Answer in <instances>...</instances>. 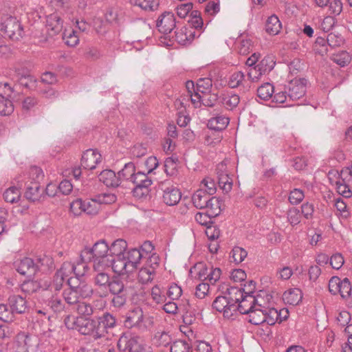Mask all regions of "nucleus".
Masks as SVG:
<instances>
[{
  "instance_id": "55",
  "label": "nucleus",
  "mask_w": 352,
  "mask_h": 352,
  "mask_svg": "<svg viewBox=\"0 0 352 352\" xmlns=\"http://www.w3.org/2000/svg\"><path fill=\"white\" fill-rule=\"evenodd\" d=\"M117 198L116 195L113 193H100L94 195V200L98 201L99 205L111 204L116 202Z\"/></svg>"
},
{
  "instance_id": "9",
  "label": "nucleus",
  "mask_w": 352,
  "mask_h": 352,
  "mask_svg": "<svg viewBox=\"0 0 352 352\" xmlns=\"http://www.w3.org/2000/svg\"><path fill=\"white\" fill-rule=\"evenodd\" d=\"M101 160L102 156L97 150L88 149L82 155L81 166L85 169L94 170Z\"/></svg>"
},
{
  "instance_id": "24",
  "label": "nucleus",
  "mask_w": 352,
  "mask_h": 352,
  "mask_svg": "<svg viewBox=\"0 0 352 352\" xmlns=\"http://www.w3.org/2000/svg\"><path fill=\"white\" fill-rule=\"evenodd\" d=\"M175 30V41L181 45H186L188 43H190L195 36V30L189 29L185 26L180 29L176 28Z\"/></svg>"
},
{
  "instance_id": "48",
  "label": "nucleus",
  "mask_w": 352,
  "mask_h": 352,
  "mask_svg": "<svg viewBox=\"0 0 352 352\" xmlns=\"http://www.w3.org/2000/svg\"><path fill=\"white\" fill-rule=\"evenodd\" d=\"M101 319L102 318L100 316L97 318L96 320L94 319V327L91 335L94 338H102L104 336V335L108 332V330L104 324L100 322L102 321Z\"/></svg>"
},
{
  "instance_id": "38",
  "label": "nucleus",
  "mask_w": 352,
  "mask_h": 352,
  "mask_svg": "<svg viewBox=\"0 0 352 352\" xmlns=\"http://www.w3.org/2000/svg\"><path fill=\"white\" fill-rule=\"evenodd\" d=\"M221 102L226 109L233 110L240 102V97L236 94H228L222 98Z\"/></svg>"
},
{
  "instance_id": "17",
  "label": "nucleus",
  "mask_w": 352,
  "mask_h": 352,
  "mask_svg": "<svg viewBox=\"0 0 352 352\" xmlns=\"http://www.w3.org/2000/svg\"><path fill=\"white\" fill-rule=\"evenodd\" d=\"M143 317L142 309L138 307H135L126 314L125 320H124V325L129 329L138 326L142 322Z\"/></svg>"
},
{
  "instance_id": "60",
  "label": "nucleus",
  "mask_w": 352,
  "mask_h": 352,
  "mask_svg": "<svg viewBox=\"0 0 352 352\" xmlns=\"http://www.w3.org/2000/svg\"><path fill=\"white\" fill-rule=\"evenodd\" d=\"M339 287L340 289L338 294H340L343 298H348L351 295V285L350 281L347 278H345L342 280H341Z\"/></svg>"
},
{
  "instance_id": "14",
  "label": "nucleus",
  "mask_w": 352,
  "mask_h": 352,
  "mask_svg": "<svg viewBox=\"0 0 352 352\" xmlns=\"http://www.w3.org/2000/svg\"><path fill=\"white\" fill-rule=\"evenodd\" d=\"M256 306L261 307L258 298L250 294L245 295L238 304V311L241 314H249Z\"/></svg>"
},
{
  "instance_id": "47",
  "label": "nucleus",
  "mask_w": 352,
  "mask_h": 352,
  "mask_svg": "<svg viewBox=\"0 0 352 352\" xmlns=\"http://www.w3.org/2000/svg\"><path fill=\"white\" fill-rule=\"evenodd\" d=\"M154 340L157 346H167L172 342V337L168 332L157 331L154 336Z\"/></svg>"
},
{
  "instance_id": "34",
  "label": "nucleus",
  "mask_w": 352,
  "mask_h": 352,
  "mask_svg": "<svg viewBox=\"0 0 352 352\" xmlns=\"http://www.w3.org/2000/svg\"><path fill=\"white\" fill-rule=\"evenodd\" d=\"M107 295L108 293L107 291L100 292L98 290H94L91 285L85 282L81 283V298H90L92 296L100 298H105L107 296Z\"/></svg>"
},
{
  "instance_id": "2",
  "label": "nucleus",
  "mask_w": 352,
  "mask_h": 352,
  "mask_svg": "<svg viewBox=\"0 0 352 352\" xmlns=\"http://www.w3.org/2000/svg\"><path fill=\"white\" fill-rule=\"evenodd\" d=\"M64 322L68 329H75L82 335H91L93 333L94 319L67 315L64 319Z\"/></svg>"
},
{
  "instance_id": "37",
  "label": "nucleus",
  "mask_w": 352,
  "mask_h": 352,
  "mask_svg": "<svg viewBox=\"0 0 352 352\" xmlns=\"http://www.w3.org/2000/svg\"><path fill=\"white\" fill-rule=\"evenodd\" d=\"M80 316L89 318L94 312L93 306L86 302L80 301L73 309Z\"/></svg>"
},
{
  "instance_id": "62",
  "label": "nucleus",
  "mask_w": 352,
  "mask_h": 352,
  "mask_svg": "<svg viewBox=\"0 0 352 352\" xmlns=\"http://www.w3.org/2000/svg\"><path fill=\"white\" fill-rule=\"evenodd\" d=\"M14 315L7 305H0V320L6 322H10L13 320Z\"/></svg>"
},
{
  "instance_id": "56",
  "label": "nucleus",
  "mask_w": 352,
  "mask_h": 352,
  "mask_svg": "<svg viewBox=\"0 0 352 352\" xmlns=\"http://www.w3.org/2000/svg\"><path fill=\"white\" fill-rule=\"evenodd\" d=\"M130 3L143 10H153L158 5L157 0H130Z\"/></svg>"
},
{
  "instance_id": "50",
  "label": "nucleus",
  "mask_w": 352,
  "mask_h": 352,
  "mask_svg": "<svg viewBox=\"0 0 352 352\" xmlns=\"http://www.w3.org/2000/svg\"><path fill=\"white\" fill-rule=\"evenodd\" d=\"M14 111V105L9 98L0 97V114L6 116L10 115Z\"/></svg>"
},
{
  "instance_id": "5",
  "label": "nucleus",
  "mask_w": 352,
  "mask_h": 352,
  "mask_svg": "<svg viewBox=\"0 0 352 352\" xmlns=\"http://www.w3.org/2000/svg\"><path fill=\"white\" fill-rule=\"evenodd\" d=\"M109 245L104 240H100L94 243L91 248H85L80 254V258L85 261H91L94 258L109 255Z\"/></svg>"
},
{
  "instance_id": "30",
  "label": "nucleus",
  "mask_w": 352,
  "mask_h": 352,
  "mask_svg": "<svg viewBox=\"0 0 352 352\" xmlns=\"http://www.w3.org/2000/svg\"><path fill=\"white\" fill-rule=\"evenodd\" d=\"M105 18L110 23L120 25L123 20V12L118 8H109L105 13Z\"/></svg>"
},
{
  "instance_id": "52",
  "label": "nucleus",
  "mask_w": 352,
  "mask_h": 352,
  "mask_svg": "<svg viewBox=\"0 0 352 352\" xmlns=\"http://www.w3.org/2000/svg\"><path fill=\"white\" fill-rule=\"evenodd\" d=\"M20 190L14 186L7 189L3 194L5 201L9 203L17 202L20 198Z\"/></svg>"
},
{
  "instance_id": "26",
  "label": "nucleus",
  "mask_w": 352,
  "mask_h": 352,
  "mask_svg": "<svg viewBox=\"0 0 352 352\" xmlns=\"http://www.w3.org/2000/svg\"><path fill=\"white\" fill-rule=\"evenodd\" d=\"M39 183L37 182H27L25 183V197L31 201H36L41 197Z\"/></svg>"
},
{
  "instance_id": "7",
  "label": "nucleus",
  "mask_w": 352,
  "mask_h": 352,
  "mask_svg": "<svg viewBox=\"0 0 352 352\" xmlns=\"http://www.w3.org/2000/svg\"><path fill=\"white\" fill-rule=\"evenodd\" d=\"M156 25L159 31L163 34L171 33L176 28L174 14L170 12H164L159 16Z\"/></svg>"
},
{
  "instance_id": "12",
  "label": "nucleus",
  "mask_w": 352,
  "mask_h": 352,
  "mask_svg": "<svg viewBox=\"0 0 352 352\" xmlns=\"http://www.w3.org/2000/svg\"><path fill=\"white\" fill-rule=\"evenodd\" d=\"M306 92L305 85L300 79L292 80L288 85L287 96L289 100L294 101L303 97Z\"/></svg>"
},
{
  "instance_id": "16",
  "label": "nucleus",
  "mask_w": 352,
  "mask_h": 352,
  "mask_svg": "<svg viewBox=\"0 0 352 352\" xmlns=\"http://www.w3.org/2000/svg\"><path fill=\"white\" fill-rule=\"evenodd\" d=\"M16 351L18 352H30L36 346V339L25 333L17 336Z\"/></svg>"
},
{
  "instance_id": "49",
  "label": "nucleus",
  "mask_w": 352,
  "mask_h": 352,
  "mask_svg": "<svg viewBox=\"0 0 352 352\" xmlns=\"http://www.w3.org/2000/svg\"><path fill=\"white\" fill-rule=\"evenodd\" d=\"M328 44L325 38L319 36L316 38L313 48L316 54L322 56L326 55L328 52Z\"/></svg>"
},
{
  "instance_id": "57",
  "label": "nucleus",
  "mask_w": 352,
  "mask_h": 352,
  "mask_svg": "<svg viewBox=\"0 0 352 352\" xmlns=\"http://www.w3.org/2000/svg\"><path fill=\"white\" fill-rule=\"evenodd\" d=\"M245 78V74L242 72H237L232 74L228 81V86L232 88L239 87Z\"/></svg>"
},
{
  "instance_id": "19",
  "label": "nucleus",
  "mask_w": 352,
  "mask_h": 352,
  "mask_svg": "<svg viewBox=\"0 0 352 352\" xmlns=\"http://www.w3.org/2000/svg\"><path fill=\"white\" fill-rule=\"evenodd\" d=\"M126 260L125 255L112 256L111 268L113 271L118 274H127L132 273L129 267V263Z\"/></svg>"
},
{
  "instance_id": "11",
  "label": "nucleus",
  "mask_w": 352,
  "mask_h": 352,
  "mask_svg": "<svg viewBox=\"0 0 352 352\" xmlns=\"http://www.w3.org/2000/svg\"><path fill=\"white\" fill-rule=\"evenodd\" d=\"M67 276H69V274L66 270H63V265H62L61 267L55 273L52 283L47 281L44 283V292L46 291L48 292L49 289H50V290H54L55 292H59L63 288L65 279Z\"/></svg>"
},
{
  "instance_id": "32",
  "label": "nucleus",
  "mask_w": 352,
  "mask_h": 352,
  "mask_svg": "<svg viewBox=\"0 0 352 352\" xmlns=\"http://www.w3.org/2000/svg\"><path fill=\"white\" fill-rule=\"evenodd\" d=\"M263 306H256L250 313L248 314V321L252 324L259 325L265 322V309H262Z\"/></svg>"
},
{
  "instance_id": "54",
  "label": "nucleus",
  "mask_w": 352,
  "mask_h": 352,
  "mask_svg": "<svg viewBox=\"0 0 352 352\" xmlns=\"http://www.w3.org/2000/svg\"><path fill=\"white\" fill-rule=\"evenodd\" d=\"M331 59L340 67L347 65L351 61L349 54L345 51H342L338 54H333Z\"/></svg>"
},
{
  "instance_id": "25",
  "label": "nucleus",
  "mask_w": 352,
  "mask_h": 352,
  "mask_svg": "<svg viewBox=\"0 0 352 352\" xmlns=\"http://www.w3.org/2000/svg\"><path fill=\"white\" fill-rule=\"evenodd\" d=\"M302 292L298 288H292L285 291L283 294V300L285 304L297 305L302 300Z\"/></svg>"
},
{
  "instance_id": "21",
  "label": "nucleus",
  "mask_w": 352,
  "mask_h": 352,
  "mask_svg": "<svg viewBox=\"0 0 352 352\" xmlns=\"http://www.w3.org/2000/svg\"><path fill=\"white\" fill-rule=\"evenodd\" d=\"M26 300L19 295H12L8 298V304L13 314H21L27 309Z\"/></svg>"
},
{
  "instance_id": "13",
  "label": "nucleus",
  "mask_w": 352,
  "mask_h": 352,
  "mask_svg": "<svg viewBox=\"0 0 352 352\" xmlns=\"http://www.w3.org/2000/svg\"><path fill=\"white\" fill-rule=\"evenodd\" d=\"M287 310L278 311L274 308H265V322L269 325H274L276 322H281L288 317Z\"/></svg>"
},
{
  "instance_id": "59",
  "label": "nucleus",
  "mask_w": 352,
  "mask_h": 352,
  "mask_svg": "<svg viewBox=\"0 0 352 352\" xmlns=\"http://www.w3.org/2000/svg\"><path fill=\"white\" fill-rule=\"evenodd\" d=\"M229 303V300L226 296H217L212 302L213 309L219 312H223L226 309V307Z\"/></svg>"
},
{
  "instance_id": "40",
  "label": "nucleus",
  "mask_w": 352,
  "mask_h": 352,
  "mask_svg": "<svg viewBox=\"0 0 352 352\" xmlns=\"http://www.w3.org/2000/svg\"><path fill=\"white\" fill-rule=\"evenodd\" d=\"M188 23L191 25L190 28L197 30H201L203 29L204 21L201 16V12L198 10H192L188 19Z\"/></svg>"
},
{
  "instance_id": "58",
  "label": "nucleus",
  "mask_w": 352,
  "mask_h": 352,
  "mask_svg": "<svg viewBox=\"0 0 352 352\" xmlns=\"http://www.w3.org/2000/svg\"><path fill=\"white\" fill-rule=\"evenodd\" d=\"M327 44L331 47H340L344 43V38L339 34L330 33L326 38Z\"/></svg>"
},
{
  "instance_id": "33",
  "label": "nucleus",
  "mask_w": 352,
  "mask_h": 352,
  "mask_svg": "<svg viewBox=\"0 0 352 352\" xmlns=\"http://www.w3.org/2000/svg\"><path fill=\"white\" fill-rule=\"evenodd\" d=\"M267 60L263 59L261 63L254 67H249L248 72V76L252 81L257 80L263 74H264L267 69L266 66L264 67V65L267 63Z\"/></svg>"
},
{
  "instance_id": "45",
  "label": "nucleus",
  "mask_w": 352,
  "mask_h": 352,
  "mask_svg": "<svg viewBox=\"0 0 352 352\" xmlns=\"http://www.w3.org/2000/svg\"><path fill=\"white\" fill-rule=\"evenodd\" d=\"M245 292V289H243V291L236 287H230L229 288H227L226 289V294L228 296V300L234 302H239L243 298H244L243 292Z\"/></svg>"
},
{
  "instance_id": "42",
  "label": "nucleus",
  "mask_w": 352,
  "mask_h": 352,
  "mask_svg": "<svg viewBox=\"0 0 352 352\" xmlns=\"http://www.w3.org/2000/svg\"><path fill=\"white\" fill-rule=\"evenodd\" d=\"M131 182L135 186L148 188L153 184L152 180L148 177V176L142 172L136 173L135 176H133V179Z\"/></svg>"
},
{
  "instance_id": "20",
  "label": "nucleus",
  "mask_w": 352,
  "mask_h": 352,
  "mask_svg": "<svg viewBox=\"0 0 352 352\" xmlns=\"http://www.w3.org/2000/svg\"><path fill=\"white\" fill-rule=\"evenodd\" d=\"M125 258L133 272L138 268L140 261L144 258V254L140 250L132 248L125 252Z\"/></svg>"
},
{
  "instance_id": "29",
  "label": "nucleus",
  "mask_w": 352,
  "mask_h": 352,
  "mask_svg": "<svg viewBox=\"0 0 352 352\" xmlns=\"http://www.w3.org/2000/svg\"><path fill=\"white\" fill-rule=\"evenodd\" d=\"M229 124V119L223 116H217L208 120V127L214 131H222L225 129Z\"/></svg>"
},
{
  "instance_id": "63",
  "label": "nucleus",
  "mask_w": 352,
  "mask_h": 352,
  "mask_svg": "<svg viewBox=\"0 0 352 352\" xmlns=\"http://www.w3.org/2000/svg\"><path fill=\"white\" fill-rule=\"evenodd\" d=\"M232 253L234 261L236 263H241L248 255V252L245 249L238 246L232 249Z\"/></svg>"
},
{
  "instance_id": "4",
  "label": "nucleus",
  "mask_w": 352,
  "mask_h": 352,
  "mask_svg": "<svg viewBox=\"0 0 352 352\" xmlns=\"http://www.w3.org/2000/svg\"><path fill=\"white\" fill-rule=\"evenodd\" d=\"M1 30L12 40L16 41L22 38L24 32L20 21L14 16L7 17L1 23Z\"/></svg>"
},
{
  "instance_id": "1",
  "label": "nucleus",
  "mask_w": 352,
  "mask_h": 352,
  "mask_svg": "<svg viewBox=\"0 0 352 352\" xmlns=\"http://www.w3.org/2000/svg\"><path fill=\"white\" fill-rule=\"evenodd\" d=\"M109 292L113 296L111 304L114 307L120 308L126 305L130 287L118 276H113L107 286Z\"/></svg>"
},
{
  "instance_id": "35",
  "label": "nucleus",
  "mask_w": 352,
  "mask_h": 352,
  "mask_svg": "<svg viewBox=\"0 0 352 352\" xmlns=\"http://www.w3.org/2000/svg\"><path fill=\"white\" fill-rule=\"evenodd\" d=\"M126 248L127 243L125 240L122 239H118L116 240L111 244V247H109V252L111 253L110 255H112L113 256L125 255Z\"/></svg>"
},
{
  "instance_id": "44",
  "label": "nucleus",
  "mask_w": 352,
  "mask_h": 352,
  "mask_svg": "<svg viewBox=\"0 0 352 352\" xmlns=\"http://www.w3.org/2000/svg\"><path fill=\"white\" fill-rule=\"evenodd\" d=\"M35 265H38L37 270L49 271L54 267V263L53 258L47 255H43L37 258V263Z\"/></svg>"
},
{
  "instance_id": "28",
  "label": "nucleus",
  "mask_w": 352,
  "mask_h": 352,
  "mask_svg": "<svg viewBox=\"0 0 352 352\" xmlns=\"http://www.w3.org/2000/svg\"><path fill=\"white\" fill-rule=\"evenodd\" d=\"M282 28L279 19L275 14L269 16L265 23V30L270 35L278 34Z\"/></svg>"
},
{
  "instance_id": "43",
  "label": "nucleus",
  "mask_w": 352,
  "mask_h": 352,
  "mask_svg": "<svg viewBox=\"0 0 352 352\" xmlns=\"http://www.w3.org/2000/svg\"><path fill=\"white\" fill-rule=\"evenodd\" d=\"M170 352H192V346L188 341L178 340L173 342Z\"/></svg>"
},
{
  "instance_id": "3",
  "label": "nucleus",
  "mask_w": 352,
  "mask_h": 352,
  "mask_svg": "<svg viewBox=\"0 0 352 352\" xmlns=\"http://www.w3.org/2000/svg\"><path fill=\"white\" fill-rule=\"evenodd\" d=\"M158 189L163 192L162 199L164 204L168 206L177 205L181 199L180 190L169 181L162 182L158 185Z\"/></svg>"
},
{
  "instance_id": "23",
  "label": "nucleus",
  "mask_w": 352,
  "mask_h": 352,
  "mask_svg": "<svg viewBox=\"0 0 352 352\" xmlns=\"http://www.w3.org/2000/svg\"><path fill=\"white\" fill-rule=\"evenodd\" d=\"M99 180L107 187L116 188L120 186V177L111 170H104L98 175Z\"/></svg>"
},
{
  "instance_id": "31",
  "label": "nucleus",
  "mask_w": 352,
  "mask_h": 352,
  "mask_svg": "<svg viewBox=\"0 0 352 352\" xmlns=\"http://www.w3.org/2000/svg\"><path fill=\"white\" fill-rule=\"evenodd\" d=\"M94 263L93 267L96 272H103L105 269L111 267L112 255H107L98 258H94L91 260Z\"/></svg>"
},
{
  "instance_id": "36",
  "label": "nucleus",
  "mask_w": 352,
  "mask_h": 352,
  "mask_svg": "<svg viewBox=\"0 0 352 352\" xmlns=\"http://www.w3.org/2000/svg\"><path fill=\"white\" fill-rule=\"evenodd\" d=\"M222 201L216 197H212L206 207V211L210 214V216L215 217L218 216L221 211Z\"/></svg>"
},
{
  "instance_id": "8",
  "label": "nucleus",
  "mask_w": 352,
  "mask_h": 352,
  "mask_svg": "<svg viewBox=\"0 0 352 352\" xmlns=\"http://www.w3.org/2000/svg\"><path fill=\"white\" fill-rule=\"evenodd\" d=\"M43 297L45 307L55 314H60L66 308L65 303L57 294H50L46 291L43 294Z\"/></svg>"
},
{
  "instance_id": "15",
  "label": "nucleus",
  "mask_w": 352,
  "mask_h": 352,
  "mask_svg": "<svg viewBox=\"0 0 352 352\" xmlns=\"http://www.w3.org/2000/svg\"><path fill=\"white\" fill-rule=\"evenodd\" d=\"M90 261H85L80 258V262L76 265L71 262H64L63 263V270H66L67 274L71 275L72 273L77 277H82L85 275L89 267L87 263Z\"/></svg>"
},
{
  "instance_id": "6",
  "label": "nucleus",
  "mask_w": 352,
  "mask_h": 352,
  "mask_svg": "<svg viewBox=\"0 0 352 352\" xmlns=\"http://www.w3.org/2000/svg\"><path fill=\"white\" fill-rule=\"evenodd\" d=\"M141 341L139 336L124 334L119 338L118 346L120 350L128 352H143Z\"/></svg>"
},
{
  "instance_id": "51",
  "label": "nucleus",
  "mask_w": 352,
  "mask_h": 352,
  "mask_svg": "<svg viewBox=\"0 0 352 352\" xmlns=\"http://www.w3.org/2000/svg\"><path fill=\"white\" fill-rule=\"evenodd\" d=\"M154 269L151 267H142L138 272L139 281L146 284L153 280Z\"/></svg>"
},
{
  "instance_id": "61",
  "label": "nucleus",
  "mask_w": 352,
  "mask_h": 352,
  "mask_svg": "<svg viewBox=\"0 0 352 352\" xmlns=\"http://www.w3.org/2000/svg\"><path fill=\"white\" fill-rule=\"evenodd\" d=\"M76 31L71 30L68 33L65 32L63 40L67 45L69 47H75L79 42V38L76 34Z\"/></svg>"
},
{
  "instance_id": "18",
  "label": "nucleus",
  "mask_w": 352,
  "mask_h": 352,
  "mask_svg": "<svg viewBox=\"0 0 352 352\" xmlns=\"http://www.w3.org/2000/svg\"><path fill=\"white\" fill-rule=\"evenodd\" d=\"M226 168V164L220 163L217 165V173L218 175V183L219 187L223 190L226 193L229 192L232 188L233 181L231 177H230L228 173H220V170H222Z\"/></svg>"
},
{
  "instance_id": "53",
  "label": "nucleus",
  "mask_w": 352,
  "mask_h": 352,
  "mask_svg": "<svg viewBox=\"0 0 352 352\" xmlns=\"http://www.w3.org/2000/svg\"><path fill=\"white\" fill-rule=\"evenodd\" d=\"M111 280L109 275L104 272H97L94 278V283L100 287L107 288Z\"/></svg>"
},
{
  "instance_id": "39",
  "label": "nucleus",
  "mask_w": 352,
  "mask_h": 352,
  "mask_svg": "<svg viewBox=\"0 0 352 352\" xmlns=\"http://www.w3.org/2000/svg\"><path fill=\"white\" fill-rule=\"evenodd\" d=\"M274 93V87L270 82L264 83L257 89L258 97L263 100H267L270 98H272Z\"/></svg>"
},
{
  "instance_id": "10",
  "label": "nucleus",
  "mask_w": 352,
  "mask_h": 352,
  "mask_svg": "<svg viewBox=\"0 0 352 352\" xmlns=\"http://www.w3.org/2000/svg\"><path fill=\"white\" fill-rule=\"evenodd\" d=\"M14 265L16 270L19 274L30 277L35 274L39 266L38 265H35L34 261L28 257L15 261Z\"/></svg>"
},
{
  "instance_id": "27",
  "label": "nucleus",
  "mask_w": 352,
  "mask_h": 352,
  "mask_svg": "<svg viewBox=\"0 0 352 352\" xmlns=\"http://www.w3.org/2000/svg\"><path fill=\"white\" fill-rule=\"evenodd\" d=\"M210 196L204 189H199L195 192L192 197L194 206L198 209H204L207 206Z\"/></svg>"
},
{
  "instance_id": "46",
  "label": "nucleus",
  "mask_w": 352,
  "mask_h": 352,
  "mask_svg": "<svg viewBox=\"0 0 352 352\" xmlns=\"http://www.w3.org/2000/svg\"><path fill=\"white\" fill-rule=\"evenodd\" d=\"M63 297L68 307H71L72 309L80 301L76 294L69 289H64Z\"/></svg>"
},
{
  "instance_id": "22",
  "label": "nucleus",
  "mask_w": 352,
  "mask_h": 352,
  "mask_svg": "<svg viewBox=\"0 0 352 352\" xmlns=\"http://www.w3.org/2000/svg\"><path fill=\"white\" fill-rule=\"evenodd\" d=\"M47 28L51 36L56 35L62 31L63 20L57 13L52 14L47 16Z\"/></svg>"
},
{
  "instance_id": "41",
  "label": "nucleus",
  "mask_w": 352,
  "mask_h": 352,
  "mask_svg": "<svg viewBox=\"0 0 352 352\" xmlns=\"http://www.w3.org/2000/svg\"><path fill=\"white\" fill-rule=\"evenodd\" d=\"M118 176L120 180L121 179L130 180L131 182L133 179V176H135V167L133 163L129 162L126 164L124 168L118 172Z\"/></svg>"
},
{
  "instance_id": "64",
  "label": "nucleus",
  "mask_w": 352,
  "mask_h": 352,
  "mask_svg": "<svg viewBox=\"0 0 352 352\" xmlns=\"http://www.w3.org/2000/svg\"><path fill=\"white\" fill-rule=\"evenodd\" d=\"M212 83L210 78H200L197 82V91L205 94L212 87Z\"/></svg>"
}]
</instances>
